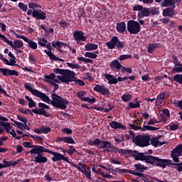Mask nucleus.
I'll return each mask as SVG.
<instances>
[{
	"mask_svg": "<svg viewBox=\"0 0 182 182\" xmlns=\"http://www.w3.org/2000/svg\"><path fill=\"white\" fill-rule=\"evenodd\" d=\"M54 73H51L48 75L44 76V82L50 83L52 86H54V90H58L59 89V85L58 83H70L73 82L76 77H75V72L70 70H63L60 68H55Z\"/></svg>",
	"mask_w": 182,
	"mask_h": 182,
	"instance_id": "obj_1",
	"label": "nucleus"
},
{
	"mask_svg": "<svg viewBox=\"0 0 182 182\" xmlns=\"http://www.w3.org/2000/svg\"><path fill=\"white\" fill-rule=\"evenodd\" d=\"M133 157L135 160L144 161L145 163H148V164L156 166L157 167H162V168H166L167 167V164H168V160L167 159H161L157 156H146L144 154L136 151L133 154Z\"/></svg>",
	"mask_w": 182,
	"mask_h": 182,
	"instance_id": "obj_2",
	"label": "nucleus"
},
{
	"mask_svg": "<svg viewBox=\"0 0 182 182\" xmlns=\"http://www.w3.org/2000/svg\"><path fill=\"white\" fill-rule=\"evenodd\" d=\"M51 99L48 97L46 94H43V97H41L42 102H45L48 103V105H52L54 107H58V109H61L62 110H65L66 107H68V105H69V102L59 95L56 94L51 95Z\"/></svg>",
	"mask_w": 182,
	"mask_h": 182,
	"instance_id": "obj_3",
	"label": "nucleus"
},
{
	"mask_svg": "<svg viewBox=\"0 0 182 182\" xmlns=\"http://www.w3.org/2000/svg\"><path fill=\"white\" fill-rule=\"evenodd\" d=\"M42 153H49V149L45 148V146H35L34 149L30 150L28 154H37L36 156L34 157V161L36 163H48V158L46 156H43Z\"/></svg>",
	"mask_w": 182,
	"mask_h": 182,
	"instance_id": "obj_4",
	"label": "nucleus"
},
{
	"mask_svg": "<svg viewBox=\"0 0 182 182\" xmlns=\"http://www.w3.org/2000/svg\"><path fill=\"white\" fill-rule=\"evenodd\" d=\"M133 143L139 147H147V146H150V136L138 135L133 138Z\"/></svg>",
	"mask_w": 182,
	"mask_h": 182,
	"instance_id": "obj_5",
	"label": "nucleus"
},
{
	"mask_svg": "<svg viewBox=\"0 0 182 182\" xmlns=\"http://www.w3.org/2000/svg\"><path fill=\"white\" fill-rule=\"evenodd\" d=\"M106 46L108 49H115V48L123 49L124 48V42L119 40V38L115 36L112 37L111 40L106 43Z\"/></svg>",
	"mask_w": 182,
	"mask_h": 182,
	"instance_id": "obj_6",
	"label": "nucleus"
},
{
	"mask_svg": "<svg viewBox=\"0 0 182 182\" xmlns=\"http://www.w3.org/2000/svg\"><path fill=\"white\" fill-rule=\"evenodd\" d=\"M127 28L129 33L132 35H137L139 32H140V29H141V26L138 21L134 20H129L127 23Z\"/></svg>",
	"mask_w": 182,
	"mask_h": 182,
	"instance_id": "obj_7",
	"label": "nucleus"
},
{
	"mask_svg": "<svg viewBox=\"0 0 182 182\" xmlns=\"http://www.w3.org/2000/svg\"><path fill=\"white\" fill-rule=\"evenodd\" d=\"M10 31L11 32H12V33H14V35H15L17 39H22L23 41H24V42H26L29 48H31V49H33L34 50L38 49V43H36V42L25 37L24 36H21L16 33L15 31H14V30H10Z\"/></svg>",
	"mask_w": 182,
	"mask_h": 182,
	"instance_id": "obj_8",
	"label": "nucleus"
},
{
	"mask_svg": "<svg viewBox=\"0 0 182 182\" xmlns=\"http://www.w3.org/2000/svg\"><path fill=\"white\" fill-rule=\"evenodd\" d=\"M7 45L11 46L13 49H14L16 53H22V50L19 49H22L23 48V42L21 40H16L14 42L12 41H9Z\"/></svg>",
	"mask_w": 182,
	"mask_h": 182,
	"instance_id": "obj_9",
	"label": "nucleus"
},
{
	"mask_svg": "<svg viewBox=\"0 0 182 182\" xmlns=\"http://www.w3.org/2000/svg\"><path fill=\"white\" fill-rule=\"evenodd\" d=\"M48 153L50 154H52V156H53V157H52L51 159H52V161H53L54 163L55 161H62V160H63V161H65L66 163H70L68 157L62 155L61 154L55 152L49 149H48Z\"/></svg>",
	"mask_w": 182,
	"mask_h": 182,
	"instance_id": "obj_10",
	"label": "nucleus"
},
{
	"mask_svg": "<svg viewBox=\"0 0 182 182\" xmlns=\"http://www.w3.org/2000/svg\"><path fill=\"white\" fill-rule=\"evenodd\" d=\"M182 155V144L178 145L176 146L175 149L171 152V157L175 161V163H178L180 160L178 159V157L181 156Z\"/></svg>",
	"mask_w": 182,
	"mask_h": 182,
	"instance_id": "obj_11",
	"label": "nucleus"
},
{
	"mask_svg": "<svg viewBox=\"0 0 182 182\" xmlns=\"http://www.w3.org/2000/svg\"><path fill=\"white\" fill-rule=\"evenodd\" d=\"M24 87L25 89H27V90H28L31 95L36 96V97H39L41 100L42 99L44 93L31 87V83H24Z\"/></svg>",
	"mask_w": 182,
	"mask_h": 182,
	"instance_id": "obj_12",
	"label": "nucleus"
},
{
	"mask_svg": "<svg viewBox=\"0 0 182 182\" xmlns=\"http://www.w3.org/2000/svg\"><path fill=\"white\" fill-rule=\"evenodd\" d=\"M156 123H159V122H157V119H156V118L151 119L146 123L147 125H144L143 126V128L141 129V131L142 132H146V130H148V131H151V132H156V130H159V128L149 126L150 124H156Z\"/></svg>",
	"mask_w": 182,
	"mask_h": 182,
	"instance_id": "obj_13",
	"label": "nucleus"
},
{
	"mask_svg": "<svg viewBox=\"0 0 182 182\" xmlns=\"http://www.w3.org/2000/svg\"><path fill=\"white\" fill-rule=\"evenodd\" d=\"M94 90L98 93H100L103 96H107L110 93L109 88L104 85H96L94 87Z\"/></svg>",
	"mask_w": 182,
	"mask_h": 182,
	"instance_id": "obj_14",
	"label": "nucleus"
},
{
	"mask_svg": "<svg viewBox=\"0 0 182 182\" xmlns=\"http://www.w3.org/2000/svg\"><path fill=\"white\" fill-rule=\"evenodd\" d=\"M78 165L81 166V173H82L87 178L92 180V171L90 170V167L86 166V165L82 162H79Z\"/></svg>",
	"mask_w": 182,
	"mask_h": 182,
	"instance_id": "obj_15",
	"label": "nucleus"
},
{
	"mask_svg": "<svg viewBox=\"0 0 182 182\" xmlns=\"http://www.w3.org/2000/svg\"><path fill=\"white\" fill-rule=\"evenodd\" d=\"M73 36L75 41L77 43L79 42H86V36H85V33L82 31H75L73 32Z\"/></svg>",
	"mask_w": 182,
	"mask_h": 182,
	"instance_id": "obj_16",
	"label": "nucleus"
},
{
	"mask_svg": "<svg viewBox=\"0 0 182 182\" xmlns=\"http://www.w3.org/2000/svg\"><path fill=\"white\" fill-rule=\"evenodd\" d=\"M33 18L41 21H45L46 19V13L41 9H36L33 11Z\"/></svg>",
	"mask_w": 182,
	"mask_h": 182,
	"instance_id": "obj_17",
	"label": "nucleus"
},
{
	"mask_svg": "<svg viewBox=\"0 0 182 182\" xmlns=\"http://www.w3.org/2000/svg\"><path fill=\"white\" fill-rule=\"evenodd\" d=\"M0 73H2L3 76H19L18 71L8 68H0Z\"/></svg>",
	"mask_w": 182,
	"mask_h": 182,
	"instance_id": "obj_18",
	"label": "nucleus"
},
{
	"mask_svg": "<svg viewBox=\"0 0 182 182\" xmlns=\"http://www.w3.org/2000/svg\"><path fill=\"white\" fill-rule=\"evenodd\" d=\"M150 16V9L147 7L142 8L141 11L137 14L139 19H143V18H147Z\"/></svg>",
	"mask_w": 182,
	"mask_h": 182,
	"instance_id": "obj_19",
	"label": "nucleus"
},
{
	"mask_svg": "<svg viewBox=\"0 0 182 182\" xmlns=\"http://www.w3.org/2000/svg\"><path fill=\"white\" fill-rule=\"evenodd\" d=\"M123 65H122L120 64V62H119V60H114L113 61L111 62V63L109 64V68L111 69V70H116L117 72H119V70H122V67Z\"/></svg>",
	"mask_w": 182,
	"mask_h": 182,
	"instance_id": "obj_20",
	"label": "nucleus"
},
{
	"mask_svg": "<svg viewBox=\"0 0 182 182\" xmlns=\"http://www.w3.org/2000/svg\"><path fill=\"white\" fill-rule=\"evenodd\" d=\"M146 48L149 53H153L155 49H159V48H161V44L159 43H149Z\"/></svg>",
	"mask_w": 182,
	"mask_h": 182,
	"instance_id": "obj_21",
	"label": "nucleus"
},
{
	"mask_svg": "<svg viewBox=\"0 0 182 182\" xmlns=\"http://www.w3.org/2000/svg\"><path fill=\"white\" fill-rule=\"evenodd\" d=\"M109 126L112 127V129H120L122 130H126V127H124L122 123L117 122L116 121H112L109 122Z\"/></svg>",
	"mask_w": 182,
	"mask_h": 182,
	"instance_id": "obj_22",
	"label": "nucleus"
},
{
	"mask_svg": "<svg viewBox=\"0 0 182 182\" xmlns=\"http://www.w3.org/2000/svg\"><path fill=\"white\" fill-rule=\"evenodd\" d=\"M150 142L154 147H159L160 146H163V144H166L165 141H160L159 140V137H152L150 138Z\"/></svg>",
	"mask_w": 182,
	"mask_h": 182,
	"instance_id": "obj_23",
	"label": "nucleus"
},
{
	"mask_svg": "<svg viewBox=\"0 0 182 182\" xmlns=\"http://www.w3.org/2000/svg\"><path fill=\"white\" fill-rule=\"evenodd\" d=\"M167 6H172V8H176V1L163 0L161 3V8H167Z\"/></svg>",
	"mask_w": 182,
	"mask_h": 182,
	"instance_id": "obj_24",
	"label": "nucleus"
},
{
	"mask_svg": "<svg viewBox=\"0 0 182 182\" xmlns=\"http://www.w3.org/2000/svg\"><path fill=\"white\" fill-rule=\"evenodd\" d=\"M105 77L107 79V80H108L109 85L117 84V78H116L113 75L105 74Z\"/></svg>",
	"mask_w": 182,
	"mask_h": 182,
	"instance_id": "obj_25",
	"label": "nucleus"
},
{
	"mask_svg": "<svg viewBox=\"0 0 182 182\" xmlns=\"http://www.w3.org/2000/svg\"><path fill=\"white\" fill-rule=\"evenodd\" d=\"M117 173H122L123 174L124 173H129V174H132L133 176H140L139 173H137V171H131V170H127V169H122V168H117Z\"/></svg>",
	"mask_w": 182,
	"mask_h": 182,
	"instance_id": "obj_26",
	"label": "nucleus"
},
{
	"mask_svg": "<svg viewBox=\"0 0 182 182\" xmlns=\"http://www.w3.org/2000/svg\"><path fill=\"white\" fill-rule=\"evenodd\" d=\"M175 14L174 9L171 8H166L162 12L163 16H173Z\"/></svg>",
	"mask_w": 182,
	"mask_h": 182,
	"instance_id": "obj_27",
	"label": "nucleus"
},
{
	"mask_svg": "<svg viewBox=\"0 0 182 182\" xmlns=\"http://www.w3.org/2000/svg\"><path fill=\"white\" fill-rule=\"evenodd\" d=\"M116 29L119 33H123L126 31V23L120 22L117 24Z\"/></svg>",
	"mask_w": 182,
	"mask_h": 182,
	"instance_id": "obj_28",
	"label": "nucleus"
},
{
	"mask_svg": "<svg viewBox=\"0 0 182 182\" xmlns=\"http://www.w3.org/2000/svg\"><path fill=\"white\" fill-rule=\"evenodd\" d=\"M97 48H99V46H97V44H95V43H89L85 46V49L87 52H90V50H96L97 49Z\"/></svg>",
	"mask_w": 182,
	"mask_h": 182,
	"instance_id": "obj_29",
	"label": "nucleus"
},
{
	"mask_svg": "<svg viewBox=\"0 0 182 182\" xmlns=\"http://www.w3.org/2000/svg\"><path fill=\"white\" fill-rule=\"evenodd\" d=\"M164 99H166V94H159L156 100V106H160V105H162V103L164 102Z\"/></svg>",
	"mask_w": 182,
	"mask_h": 182,
	"instance_id": "obj_30",
	"label": "nucleus"
},
{
	"mask_svg": "<svg viewBox=\"0 0 182 182\" xmlns=\"http://www.w3.org/2000/svg\"><path fill=\"white\" fill-rule=\"evenodd\" d=\"M4 168H6V167H11L14 166H16V164H18L19 163V159H17L16 161H4Z\"/></svg>",
	"mask_w": 182,
	"mask_h": 182,
	"instance_id": "obj_31",
	"label": "nucleus"
},
{
	"mask_svg": "<svg viewBox=\"0 0 182 182\" xmlns=\"http://www.w3.org/2000/svg\"><path fill=\"white\" fill-rule=\"evenodd\" d=\"M134 167L136 170L139 171L138 173H144V171H146V170L149 168L147 166H144V165H141V164H136L134 165Z\"/></svg>",
	"mask_w": 182,
	"mask_h": 182,
	"instance_id": "obj_32",
	"label": "nucleus"
},
{
	"mask_svg": "<svg viewBox=\"0 0 182 182\" xmlns=\"http://www.w3.org/2000/svg\"><path fill=\"white\" fill-rule=\"evenodd\" d=\"M100 149H112V144L109 141H100Z\"/></svg>",
	"mask_w": 182,
	"mask_h": 182,
	"instance_id": "obj_33",
	"label": "nucleus"
},
{
	"mask_svg": "<svg viewBox=\"0 0 182 182\" xmlns=\"http://www.w3.org/2000/svg\"><path fill=\"white\" fill-rule=\"evenodd\" d=\"M141 103V102H136V103L133 102H130L128 103V107H127V109L128 110H129V109H137L139 107H140V104Z\"/></svg>",
	"mask_w": 182,
	"mask_h": 182,
	"instance_id": "obj_34",
	"label": "nucleus"
},
{
	"mask_svg": "<svg viewBox=\"0 0 182 182\" xmlns=\"http://www.w3.org/2000/svg\"><path fill=\"white\" fill-rule=\"evenodd\" d=\"M6 122V121L0 119V126H2L3 127H4V129L6 130V132H9V129H12L11 124L9 122Z\"/></svg>",
	"mask_w": 182,
	"mask_h": 182,
	"instance_id": "obj_35",
	"label": "nucleus"
},
{
	"mask_svg": "<svg viewBox=\"0 0 182 182\" xmlns=\"http://www.w3.org/2000/svg\"><path fill=\"white\" fill-rule=\"evenodd\" d=\"M25 99L28 101V107L32 109V107H36V102L32 100V98L29 97L28 95L25 96Z\"/></svg>",
	"mask_w": 182,
	"mask_h": 182,
	"instance_id": "obj_36",
	"label": "nucleus"
},
{
	"mask_svg": "<svg viewBox=\"0 0 182 182\" xmlns=\"http://www.w3.org/2000/svg\"><path fill=\"white\" fill-rule=\"evenodd\" d=\"M160 14V8L159 7H151L149 9V15H159Z\"/></svg>",
	"mask_w": 182,
	"mask_h": 182,
	"instance_id": "obj_37",
	"label": "nucleus"
},
{
	"mask_svg": "<svg viewBox=\"0 0 182 182\" xmlns=\"http://www.w3.org/2000/svg\"><path fill=\"white\" fill-rule=\"evenodd\" d=\"M132 97H133L132 95L129 93H125L122 95L121 99L122 100H123V102H127L132 100Z\"/></svg>",
	"mask_w": 182,
	"mask_h": 182,
	"instance_id": "obj_38",
	"label": "nucleus"
},
{
	"mask_svg": "<svg viewBox=\"0 0 182 182\" xmlns=\"http://www.w3.org/2000/svg\"><path fill=\"white\" fill-rule=\"evenodd\" d=\"M100 139H95V140L90 139L87 141V144L89 146H100Z\"/></svg>",
	"mask_w": 182,
	"mask_h": 182,
	"instance_id": "obj_39",
	"label": "nucleus"
},
{
	"mask_svg": "<svg viewBox=\"0 0 182 182\" xmlns=\"http://www.w3.org/2000/svg\"><path fill=\"white\" fill-rule=\"evenodd\" d=\"M82 101L87 102V103H90L91 105H93V103H96V98L95 97L90 98L89 97H85L82 98Z\"/></svg>",
	"mask_w": 182,
	"mask_h": 182,
	"instance_id": "obj_40",
	"label": "nucleus"
},
{
	"mask_svg": "<svg viewBox=\"0 0 182 182\" xmlns=\"http://www.w3.org/2000/svg\"><path fill=\"white\" fill-rule=\"evenodd\" d=\"M23 147L31 149H35V147H40L41 146H38V145H33V144H32V143L28 142V141H24L23 143Z\"/></svg>",
	"mask_w": 182,
	"mask_h": 182,
	"instance_id": "obj_41",
	"label": "nucleus"
},
{
	"mask_svg": "<svg viewBox=\"0 0 182 182\" xmlns=\"http://www.w3.org/2000/svg\"><path fill=\"white\" fill-rule=\"evenodd\" d=\"M173 80L179 85H182V74H176L173 76Z\"/></svg>",
	"mask_w": 182,
	"mask_h": 182,
	"instance_id": "obj_42",
	"label": "nucleus"
},
{
	"mask_svg": "<svg viewBox=\"0 0 182 182\" xmlns=\"http://www.w3.org/2000/svg\"><path fill=\"white\" fill-rule=\"evenodd\" d=\"M64 143H68V144H75V140L70 136H64Z\"/></svg>",
	"mask_w": 182,
	"mask_h": 182,
	"instance_id": "obj_43",
	"label": "nucleus"
},
{
	"mask_svg": "<svg viewBox=\"0 0 182 182\" xmlns=\"http://www.w3.org/2000/svg\"><path fill=\"white\" fill-rule=\"evenodd\" d=\"M63 45H65V43L60 41H55L52 43V46L53 48H58V49H60Z\"/></svg>",
	"mask_w": 182,
	"mask_h": 182,
	"instance_id": "obj_44",
	"label": "nucleus"
},
{
	"mask_svg": "<svg viewBox=\"0 0 182 182\" xmlns=\"http://www.w3.org/2000/svg\"><path fill=\"white\" fill-rule=\"evenodd\" d=\"M44 52L46 53V55H48V56H49L50 59H51L52 60L57 59L56 55H55V54L52 53V50H49L48 51L46 50H44Z\"/></svg>",
	"mask_w": 182,
	"mask_h": 182,
	"instance_id": "obj_45",
	"label": "nucleus"
},
{
	"mask_svg": "<svg viewBox=\"0 0 182 182\" xmlns=\"http://www.w3.org/2000/svg\"><path fill=\"white\" fill-rule=\"evenodd\" d=\"M85 58H90L91 59H96L97 54L95 53L87 52L85 53Z\"/></svg>",
	"mask_w": 182,
	"mask_h": 182,
	"instance_id": "obj_46",
	"label": "nucleus"
},
{
	"mask_svg": "<svg viewBox=\"0 0 182 182\" xmlns=\"http://www.w3.org/2000/svg\"><path fill=\"white\" fill-rule=\"evenodd\" d=\"M14 123L16 124L17 127L20 129V130H24L25 129V123L19 122L15 120H13Z\"/></svg>",
	"mask_w": 182,
	"mask_h": 182,
	"instance_id": "obj_47",
	"label": "nucleus"
},
{
	"mask_svg": "<svg viewBox=\"0 0 182 182\" xmlns=\"http://www.w3.org/2000/svg\"><path fill=\"white\" fill-rule=\"evenodd\" d=\"M18 8L23 11V12H26V11H28V6L22 2L18 3Z\"/></svg>",
	"mask_w": 182,
	"mask_h": 182,
	"instance_id": "obj_48",
	"label": "nucleus"
},
{
	"mask_svg": "<svg viewBox=\"0 0 182 182\" xmlns=\"http://www.w3.org/2000/svg\"><path fill=\"white\" fill-rule=\"evenodd\" d=\"M162 113L164 114V116H166L162 117V119L164 120V122H166V120H167V118L166 117H170V111H168V109H163Z\"/></svg>",
	"mask_w": 182,
	"mask_h": 182,
	"instance_id": "obj_49",
	"label": "nucleus"
},
{
	"mask_svg": "<svg viewBox=\"0 0 182 182\" xmlns=\"http://www.w3.org/2000/svg\"><path fill=\"white\" fill-rule=\"evenodd\" d=\"M77 60H79V62H84L85 63H92V62H93L91 59L85 58L83 57L77 58Z\"/></svg>",
	"mask_w": 182,
	"mask_h": 182,
	"instance_id": "obj_50",
	"label": "nucleus"
},
{
	"mask_svg": "<svg viewBox=\"0 0 182 182\" xmlns=\"http://www.w3.org/2000/svg\"><path fill=\"white\" fill-rule=\"evenodd\" d=\"M51 129L49 127H41V132L43 134H48V133H50Z\"/></svg>",
	"mask_w": 182,
	"mask_h": 182,
	"instance_id": "obj_51",
	"label": "nucleus"
},
{
	"mask_svg": "<svg viewBox=\"0 0 182 182\" xmlns=\"http://www.w3.org/2000/svg\"><path fill=\"white\" fill-rule=\"evenodd\" d=\"M67 65L68 68H71V69H79L80 68V65L76 63H67Z\"/></svg>",
	"mask_w": 182,
	"mask_h": 182,
	"instance_id": "obj_52",
	"label": "nucleus"
},
{
	"mask_svg": "<svg viewBox=\"0 0 182 182\" xmlns=\"http://www.w3.org/2000/svg\"><path fill=\"white\" fill-rule=\"evenodd\" d=\"M48 43V41L45 38H39L38 39V45H40V46H46V44Z\"/></svg>",
	"mask_w": 182,
	"mask_h": 182,
	"instance_id": "obj_53",
	"label": "nucleus"
},
{
	"mask_svg": "<svg viewBox=\"0 0 182 182\" xmlns=\"http://www.w3.org/2000/svg\"><path fill=\"white\" fill-rule=\"evenodd\" d=\"M136 173L139 175H134V176L140 177V178H142L143 181L144 182H149V179L146 176H144V173H142L140 172H136Z\"/></svg>",
	"mask_w": 182,
	"mask_h": 182,
	"instance_id": "obj_54",
	"label": "nucleus"
},
{
	"mask_svg": "<svg viewBox=\"0 0 182 182\" xmlns=\"http://www.w3.org/2000/svg\"><path fill=\"white\" fill-rule=\"evenodd\" d=\"M173 73H182V66H175L173 68Z\"/></svg>",
	"mask_w": 182,
	"mask_h": 182,
	"instance_id": "obj_55",
	"label": "nucleus"
},
{
	"mask_svg": "<svg viewBox=\"0 0 182 182\" xmlns=\"http://www.w3.org/2000/svg\"><path fill=\"white\" fill-rule=\"evenodd\" d=\"M169 129L172 131L178 129V124H174L171 122V124H169Z\"/></svg>",
	"mask_w": 182,
	"mask_h": 182,
	"instance_id": "obj_56",
	"label": "nucleus"
},
{
	"mask_svg": "<svg viewBox=\"0 0 182 182\" xmlns=\"http://www.w3.org/2000/svg\"><path fill=\"white\" fill-rule=\"evenodd\" d=\"M132 58V55H121L119 57V60H126V59H130Z\"/></svg>",
	"mask_w": 182,
	"mask_h": 182,
	"instance_id": "obj_57",
	"label": "nucleus"
},
{
	"mask_svg": "<svg viewBox=\"0 0 182 182\" xmlns=\"http://www.w3.org/2000/svg\"><path fill=\"white\" fill-rule=\"evenodd\" d=\"M70 149H67V153L70 156H72L73 153H76V149L73 147V146H69Z\"/></svg>",
	"mask_w": 182,
	"mask_h": 182,
	"instance_id": "obj_58",
	"label": "nucleus"
},
{
	"mask_svg": "<svg viewBox=\"0 0 182 182\" xmlns=\"http://www.w3.org/2000/svg\"><path fill=\"white\" fill-rule=\"evenodd\" d=\"M143 6L140 5V4H137L136 6H134L133 7V11H136L138 12H141V10L143 9Z\"/></svg>",
	"mask_w": 182,
	"mask_h": 182,
	"instance_id": "obj_59",
	"label": "nucleus"
},
{
	"mask_svg": "<svg viewBox=\"0 0 182 182\" xmlns=\"http://www.w3.org/2000/svg\"><path fill=\"white\" fill-rule=\"evenodd\" d=\"M77 97H79V99H81V100H82V99H83V97H84L83 96H86V92H85V91L77 92Z\"/></svg>",
	"mask_w": 182,
	"mask_h": 182,
	"instance_id": "obj_60",
	"label": "nucleus"
},
{
	"mask_svg": "<svg viewBox=\"0 0 182 182\" xmlns=\"http://www.w3.org/2000/svg\"><path fill=\"white\" fill-rule=\"evenodd\" d=\"M16 63V60H15V58H11L10 61L8 60V63H6V65H8L9 66H14Z\"/></svg>",
	"mask_w": 182,
	"mask_h": 182,
	"instance_id": "obj_61",
	"label": "nucleus"
},
{
	"mask_svg": "<svg viewBox=\"0 0 182 182\" xmlns=\"http://www.w3.org/2000/svg\"><path fill=\"white\" fill-rule=\"evenodd\" d=\"M38 107H41V109H50L49 105H48L43 102H39Z\"/></svg>",
	"mask_w": 182,
	"mask_h": 182,
	"instance_id": "obj_62",
	"label": "nucleus"
},
{
	"mask_svg": "<svg viewBox=\"0 0 182 182\" xmlns=\"http://www.w3.org/2000/svg\"><path fill=\"white\" fill-rule=\"evenodd\" d=\"M173 105H175L176 107H179L180 109H182V100L173 101Z\"/></svg>",
	"mask_w": 182,
	"mask_h": 182,
	"instance_id": "obj_63",
	"label": "nucleus"
},
{
	"mask_svg": "<svg viewBox=\"0 0 182 182\" xmlns=\"http://www.w3.org/2000/svg\"><path fill=\"white\" fill-rule=\"evenodd\" d=\"M122 72H127V73H132V70L131 68H125L122 65L121 68Z\"/></svg>",
	"mask_w": 182,
	"mask_h": 182,
	"instance_id": "obj_64",
	"label": "nucleus"
}]
</instances>
